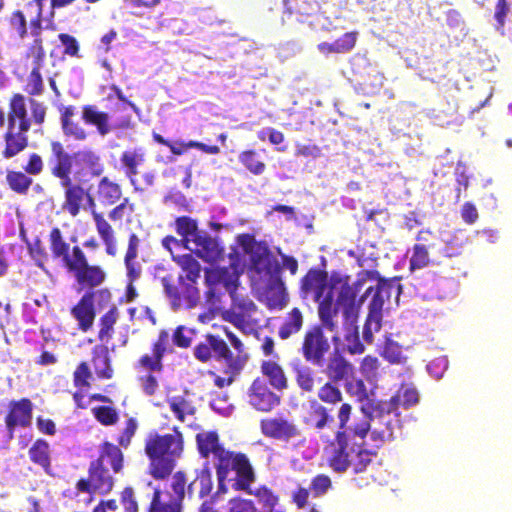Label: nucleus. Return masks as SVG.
Wrapping results in <instances>:
<instances>
[{"mask_svg": "<svg viewBox=\"0 0 512 512\" xmlns=\"http://www.w3.org/2000/svg\"><path fill=\"white\" fill-rule=\"evenodd\" d=\"M50 150L48 167L51 176L59 180L63 189L62 210L71 217H76L82 210L89 208L105 252L115 256V231L104 214L96 211L92 184L86 178L87 175L100 177L103 174L104 165L100 156L92 149H82L70 154L60 141H51Z\"/></svg>", "mask_w": 512, "mask_h": 512, "instance_id": "1", "label": "nucleus"}, {"mask_svg": "<svg viewBox=\"0 0 512 512\" xmlns=\"http://www.w3.org/2000/svg\"><path fill=\"white\" fill-rule=\"evenodd\" d=\"M352 411L350 403L340 405L337 411L338 430L326 448L328 465L336 472H345L352 467L354 473H361L372 461V453L364 447L370 424L364 420L349 427Z\"/></svg>", "mask_w": 512, "mask_h": 512, "instance_id": "2", "label": "nucleus"}, {"mask_svg": "<svg viewBox=\"0 0 512 512\" xmlns=\"http://www.w3.org/2000/svg\"><path fill=\"white\" fill-rule=\"evenodd\" d=\"M31 117H28L26 99L21 93H14L9 99L7 127L3 134L1 156L11 159L29 146L28 132L32 124L42 126L45 123L47 107L43 102L29 98Z\"/></svg>", "mask_w": 512, "mask_h": 512, "instance_id": "3", "label": "nucleus"}, {"mask_svg": "<svg viewBox=\"0 0 512 512\" xmlns=\"http://www.w3.org/2000/svg\"><path fill=\"white\" fill-rule=\"evenodd\" d=\"M48 243L52 258L74 276L81 289L96 291L106 281V271L100 265L90 264L83 249L71 246L59 227L50 230Z\"/></svg>", "mask_w": 512, "mask_h": 512, "instance_id": "4", "label": "nucleus"}, {"mask_svg": "<svg viewBox=\"0 0 512 512\" xmlns=\"http://www.w3.org/2000/svg\"><path fill=\"white\" fill-rule=\"evenodd\" d=\"M184 451V436L178 427L170 433L150 431L144 440V452L149 460L148 472L156 480H164L173 472Z\"/></svg>", "mask_w": 512, "mask_h": 512, "instance_id": "5", "label": "nucleus"}, {"mask_svg": "<svg viewBox=\"0 0 512 512\" xmlns=\"http://www.w3.org/2000/svg\"><path fill=\"white\" fill-rule=\"evenodd\" d=\"M226 337L236 351L234 355L227 342L218 334L206 333L193 347V356L200 363L212 361L225 364L224 373L239 374L247 362L243 342L227 328H224Z\"/></svg>", "mask_w": 512, "mask_h": 512, "instance_id": "6", "label": "nucleus"}, {"mask_svg": "<svg viewBox=\"0 0 512 512\" xmlns=\"http://www.w3.org/2000/svg\"><path fill=\"white\" fill-rule=\"evenodd\" d=\"M219 485H223L231 472L236 475L233 488L248 489L256 480L254 468L246 454L224 449L214 461Z\"/></svg>", "mask_w": 512, "mask_h": 512, "instance_id": "7", "label": "nucleus"}, {"mask_svg": "<svg viewBox=\"0 0 512 512\" xmlns=\"http://www.w3.org/2000/svg\"><path fill=\"white\" fill-rule=\"evenodd\" d=\"M112 301V293L108 288L96 291H85L70 313L77 321V328L82 332L92 329L96 318V309H105Z\"/></svg>", "mask_w": 512, "mask_h": 512, "instance_id": "8", "label": "nucleus"}, {"mask_svg": "<svg viewBox=\"0 0 512 512\" xmlns=\"http://www.w3.org/2000/svg\"><path fill=\"white\" fill-rule=\"evenodd\" d=\"M395 288V282H383L382 285L369 287L361 298L373 294L368 305V315L363 327V339L366 343L371 344L374 340V333L378 332L382 327L383 306L386 300L391 296L392 289Z\"/></svg>", "mask_w": 512, "mask_h": 512, "instance_id": "9", "label": "nucleus"}, {"mask_svg": "<svg viewBox=\"0 0 512 512\" xmlns=\"http://www.w3.org/2000/svg\"><path fill=\"white\" fill-rule=\"evenodd\" d=\"M370 409V436L375 442L376 446L383 444L385 441L395 438L396 430H399L401 425L397 418V412H386L382 409V401L372 400L369 403Z\"/></svg>", "mask_w": 512, "mask_h": 512, "instance_id": "10", "label": "nucleus"}, {"mask_svg": "<svg viewBox=\"0 0 512 512\" xmlns=\"http://www.w3.org/2000/svg\"><path fill=\"white\" fill-rule=\"evenodd\" d=\"M113 474L105 465L96 460L90 461L87 477H82L76 482V495L79 493L88 494L91 501L96 494H109L114 488Z\"/></svg>", "mask_w": 512, "mask_h": 512, "instance_id": "11", "label": "nucleus"}, {"mask_svg": "<svg viewBox=\"0 0 512 512\" xmlns=\"http://www.w3.org/2000/svg\"><path fill=\"white\" fill-rule=\"evenodd\" d=\"M259 428L264 437L283 443H290L303 438V430L299 424L282 413L262 418L259 422Z\"/></svg>", "mask_w": 512, "mask_h": 512, "instance_id": "12", "label": "nucleus"}, {"mask_svg": "<svg viewBox=\"0 0 512 512\" xmlns=\"http://www.w3.org/2000/svg\"><path fill=\"white\" fill-rule=\"evenodd\" d=\"M325 329L319 324L309 326L303 333L300 353L307 363L322 366L331 349Z\"/></svg>", "mask_w": 512, "mask_h": 512, "instance_id": "13", "label": "nucleus"}, {"mask_svg": "<svg viewBox=\"0 0 512 512\" xmlns=\"http://www.w3.org/2000/svg\"><path fill=\"white\" fill-rule=\"evenodd\" d=\"M161 284L174 311L192 309L199 303V289L195 284L185 281L184 276L178 277V285L173 284L171 276L162 277Z\"/></svg>", "mask_w": 512, "mask_h": 512, "instance_id": "14", "label": "nucleus"}, {"mask_svg": "<svg viewBox=\"0 0 512 512\" xmlns=\"http://www.w3.org/2000/svg\"><path fill=\"white\" fill-rule=\"evenodd\" d=\"M146 161V153L142 148L125 150L120 156V163L124 175L129 180L136 192H143L155 183V172L146 171L141 176V181L137 179L139 167Z\"/></svg>", "mask_w": 512, "mask_h": 512, "instance_id": "15", "label": "nucleus"}, {"mask_svg": "<svg viewBox=\"0 0 512 512\" xmlns=\"http://www.w3.org/2000/svg\"><path fill=\"white\" fill-rule=\"evenodd\" d=\"M249 256L251 268L260 277L269 279L281 275V265L265 242L254 243Z\"/></svg>", "mask_w": 512, "mask_h": 512, "instance_id": "16", "label": "nucleus"}, {"mask_svg": "<svg viewBox=\"0 0 512 512\" xmlns=\"http://www.w3.org/2000/svg\"><path fill=\"white\" fill-rule=\"evenodd\" d=\"M248 403L257 411L269 413L281 403V397L273 392L262 378H255L247 391Z\"/></svg>", "mask_w": 512, "mask_h": 512, "instance_id": "17", "label": "nucleus"}, {"mask_svg": "<svg viewBox=\"0 0 512 512\" xmlns=\"http://www.w3.org/2000/svg\"><path fill=\"white\" fill-rule=\"evenodd\" d=\"M34 405L29 398L11 400L5 416V426L10 437L14 435L16 428H27L32 423Z\"/></svg>", "mask_w": 512, "mask_h": 512, "instance_id": "18", "label": "nucleus"}, {"mask_svg": "<svg viewBox=\"0 0 512 512\" xmlns=\"http://www.w3.org/2000/svg\"><path fill=\"white\" fill-rule=\"evenodd\" d=\"M169 333L161 330L157 339L152 343V353L142 355L135 364V368L142 372L161 373L164 369L163 358L168 352Z\"/></svg>", "mask_w": 512, "mask_h": 512, "instance_id": "19", "label": "nucleus"}, {"mask_svg": "<svg viewBox=\"0 0 512 512\" xmlns=\"http://www.w3.org/2000/svg\"><path fill=\"white\" fill-rule=\"evenodd\" d=\"M362 286L363 280H356L353 284L345 282L340 287L336 303L342 309L345 323H357L360 304L356 299Z\"/></svg>", "mask_w": 512, "mask_h": 512, "instance_id": "20", "label": "nucleus"}, {"mask_svg": "<svg viewBox=\"0 0 512 512\" xmlns=\"http://www.w3.org/2000/svg\"><path fill=\"white\" fill-rule=\"evenodd\" d=\"M257 312L256 304L249 298H232V305L228 312V321L241 330L252 328L257 325V320L253 315Z\"/></svg>", "mask_w": 512, "mask_h": 512, "instance_id": "21", "label": "nucleus"}, {"mask_svg": "<svg viewBox=\"0 0 512 512\" xmlns=\"http://www.w3.org/2000/svg\"><path fill=\"white\" fill-rule=\"evenodd\" d=\"M140 239L135 233H131L128 238V246L124 257V264L127 270V300L133 301L137 296V291L133 283L141 276V266L136 262Z\"/></svg>", "mask_w": 512, "mask_h": 512, "instance_id": "22", "label": "nucleus"}, {"mask_svg": "<svg viewBox=\"0 0 512 512\" xmlns=\"http://www.w3.org/2000/svg\"><path fill=\"white\" fill-rule=\"evenodd\" d=\"M354 366L340 352H333L328 358L323 373L328 381L340 383L347 382L354 377Z\"/></svg>", "mask_w": 512, "mask_h": 512, "instance_id": "23", "label": "nucleus"}, {"mask_svg": "<svg viewBox=\"0 0 512 512\" xmlns=\"http://www.w3.org/2000/svg\"><path fill=\"white\" fill-rule=\"evenodd\" d=\"M382 401V409L386 412H397L402 407L409 409L419 403V392L412 383H402L395 394Z\"/></svg>", "mask_w": 512, "mask_h": 512, "instance_id": "24", "label": "nucleus"}, {"mask_svg": "<svg viewBox=\"0 0 512 512\" xmlns=\"http://www.w3.org/2000/svg\"><path fill=\"white\" fill-rule=\"evenodd\" d=\"M194 245V253L205 262H215L223 255V248L208 233L200 231L194 239H191Z\"/></svg>", "mask_w": 512, "mask_h": 512, "instance_id": "25", "label": "nucleus"}, {"mask_svg": "<svg viewBox=\"0 0 512 512\" xmlns=\"http://www.w3.org/2000/svg\"><path fill=\"white\" fill-rule=\"evenodd\" d=\"M328 276L325 271L312 268L302 277L300 291L303 298L313 294L314 300L319 301L327 288Z\"/></svg>", "mask_w": 512, "mask_h": 512, "instance_id": "26", "label": "nucleus"}, {"mask_svg": "<svg viewBox=\"0 0 512 512\" xmlns=\"http://www.w3.org/2000/svg\"><path fill=\"white\" fill-rule=\"evenodd\" d=\"M58 109L63 134L75 141L86 140L88 136L87 131L78 121L74 120V117L77 115L76 107L73 105H61Z\"/></svg>", "mask_w": 512, "mask_h": 512, "instance_id": "27", "label": "nucleus"}, {"mask_svg": "<svg viewBox=\"0 0 512 512\" xmlns=\"http://www.w3.org/2000/svg\"><path fill=\"white\" fill-rule=\"evenodd\" d=\"M316 302L318 303L317 313L320 321L318 324L330 332L336 331L338 328L337 315L340 307L337 303H334L332 292H327Z\"/></svg>", "mask_w": 512, "mask_h": 512, "instance_id": "28", "label": "nucleus"}, {"mask_svg": "<svg viewBox=\"0 0 512 512\" xmlns=\"http://www.w3.org/2000/svg\"><path fill=\"white\" fill-rule=\"evenodd\" d=\"M263 296L270 309H282L288 301V294L281 275L266 279Z\"/></svg>", "mask_w": 512, "mask_h": 512, "instance_id": "29", "label": "nucleus"}, {"mask_svg": "<svg viewBox=\"0 0 512 512\" xmlns=\"http://www.w3.org/2000/svg\"><path fill=\"white\" fill-rule=\"evenodd\" d=\"M122 187L108 176H103L97 183L95 201L98 200L104 206H113L122 198Z\"/></svg>", "mask_w": 512, "mask_h": 512, "instance_id": "30", "label": "nucleus"}, {"mask_svg": "<svg viewBox=\"0 0 512 512\" xmlns=\"http://www.w3.org/2000/svg\"><path fill=\"white\" fill-rule=\"evenodd\" d=\"M95 460L102 465L109 464L114 474L120 473L124 467V454L121 447L109 441L101 443Z\"/></svg>", "mask_w": 512, "mask_h": 512, "instance_id": "31", "label": "nucleus"}, {"mask_svg": "<svg viewBox=\"0 0 512 512\" xmlns=\"http://www.w3.org/2000/svg\"><path fill=\"white\" fill-rule=\"evenodd\" d=\"M260 372L274 389L284 391L289 387L285 370L277 361L263 360L260 364Z\"/></svg>", "mask_w": 512, "mask_h": 512, "instance_id": "32", "label": "nucleus"}, {"mask_svg": "<svg viewBox=\"0 0 512 512\" xmlns=\"http://www.w3.org/2000/svg\"><path fill=\"white\" fill-rule=\"evenodd\" d=\"M91 363L94 372L99 379H111L114 375V369L111 364V357L108 347L105 345H96L91 351Z\"/></svg>", "mask_w": 512, "mask_h": 512, "instance_id": "33", "label": "nucleus"}, {"mask_svg": "<svg viewBox=\"0 0 512 512\" xmlns=\"http://www.w3.org/2000/svg\"><path fill=\"white\" fill-rule=\"evenodd\" d=\"M196 445L202 458L213 456L214 461L225 447L220 443L219 435L216 431H202L196 434Z\"/></svg>", "mask_w": 512, "mask_h": 512, "instance_id": "34", "label": "nucleus"}, {"mask_svg": "<svg viewBox=\"0 0 512 512\" xmlns=\"http://www.w3.org/2000/svg\"><path fill=\"white\" fill-rule=\"evenodd\" d=\"M334 418L328 408L317 400L309 402V409L304 418V423L316 430H323L333 422Z\"/></svg>", "mask_w": 512, "mask_h": 512, "instance_id": "35", "label": "nucleus"}, {"mask_svg": "<svg viewBox=\"0 0 512 512\" xmlns=\"http://www.w3.org/2000/svg\"><path fill=\"white\" fill-rule=\"evenodd\" d=\"M206 282L212 288L222 284L231 298L237 296L238 278L230 273L228 268H215L206 271Z\"/></svg>", "mask_w": 512, "mask_h": 512, "instance_id": "36", "label": "nucleus"}, {"mask_svg": "<svg viewBox=\"0 0 512 512\" xmlns=\"http://www.w3.org/2000/svg\"><path fill=\"white\" fill-rule=\"evenodd\" d=\"M304 315L298 307L292 308L286 313L283 322L278 328V337L281 340H288L297 335L303 328Z\"/></svg>", "mask_w": 512, "mask_h": 512, "instance_id": "37", "label": "nucleus"}, {"mask_svg": "<svg viewBox=\"0 0 512 512\" xmlns=\"http://www.w3.org/2000/svg\"><path fill=\"white\" fill-rule=\"evenodd\" d=\"M82 119L86 124L95 126L101 136H105L111 131L108 113L98 110L95 105L82 107Z\"/></svg>", "mask_w": 512, "mask_h": 512, "instance_id": "38", "label": "nucleus"}, {"mask_svg": "<svg viewBox=\"0 0 512 512\" xmlns=\"http://www.w3.org/2000/svg\"><path fill=\"white\" fill-rule=\"evenodd\" d=\"M173 227L175 232L181 237L180 242L187 249H190L189 244L192 241L191 239H194L201 231L198 228L197 220L190 216L177 217L173 223Z\"/></svg>", "mask_w": 512, "mask_h": 512, "instance_id": "39", "label": "nucleus"}, {"mask_svg": "<svg viewBox=\"0 0 512 512\" xmlns=\"http://www.w3.org/2000/svg\"><path fill=\"white\" fill-rule=\"evenodd\" d=\"M239 163L252 175L260 176L266 171L267 165L260 152L256 149H246L238 155Z\"/></svg>", "mask_w": 512, "mask_h": 512, "instance_id": "40", "label": "nucleus"}, {"mask_svg": "<svg viewBox=\"0 0 512 512\" xmlns=\"http://www.w3.org/2000/svg\"><path fill=\"white\" fill-rule=\"evenodd\" d=\"M109 309L99 318V331L98 340L101 342H108L112 339L114 334V326L119 319V310L112 302L109 304Z\"/></svg>", "mask_w": 512, "mask_h": 512, "instance_id": "41", "label": "nucleus"}, {"mask_svg": "<svg viewBox=\"0 0 512 512\" xmlns=\"http://www.w3.org/2000/svg\"><path fill=\"white\" fill-rule=\"evenodd\" d=\"M172 260L185 273L184 280L196 285L200 278L201 265L191 253L172 256Z\"/></svg>", "mask_w": 512, "mask_h": 512, "instance_id": "42", "label": "nucleus"}, {"mask_svg": "<svg viewBox=\"0 0 512 512\" xmlns=\"http://www.w3.org/2000/svg\"><path fill=\"white\" fill-rule=\"evenodd\" d=\"M6 183L9 189L18 195H27L33 178L23 170H7Z\"/></svg>", "mask_w": 512, "mask_h": 512, "instance_id": "43", "label": "nucleus"}, {"mask_svg": "<svg viewBox=\"0 0 512 512\" xmlns=\"http://www.w3.org/2000/svg\"><path fill=\"white\" fill-rule=\"evenodd\" d=\"M30 461L42 467L46 472L51 468L50 445L44 439H37L28 451Z\"/></svg>", "mask_w": 512, "mask_h": 512, "instance_id": "44", "label": "nucleus"}, {"mask_svg": "<svg viewBox=\"0 0 512 512\" xmlns=\"http://www.w3.org/2000/svg\"><path fill=\"white\" fill-rule=\"evenodd\" d=\"M379 354L390 364H404L407 361L402 346L390 336L385 337L383 345L379 349Z\"/></svg>", "mask_w": 512, "mask_h": 512, "instance_id": "45", "label": "nucleus"}, {"mask_svg": "<svg viewBox=\"0 0 512 512\" xmlns=\"http://www.w3.org/2000/svg\"><path fill=\"white\" fill-rule=\"evenodd\" d=\"M318 402L330 406L343 404V393L338 386V383L326 381L317 390Z\"/></svg>", "mask_w": 512, "mask_h": 512, "instance_id": "46", "label": "nucleus"}, {"mask_svg": "<svg viewBox=\"0 0 512 512\" xmlns=\"http://www.w3.org/2000/svg\"><path fill=\"white\" fill-rule=\"evenodd\" d=\"M238 491H244L249 495L255 496L259 503L262 504L263 508L270 512L279 501V497L273 492V490L265 485H261L256 489H251V485H249L248 489H239Z\"/></svg>", "mask_w": 512, "mask_h": 512, "instance_id": "47", "label": "nucleus"}, {"mask_svg": "<svg viewBox=\"0 0 512 512\" xmlns=\"http://www.w3.org/2000/svg\"><path fill=\"white\" fill-rule=\"evenodd\" d=\"M348 332L344 336V351L349 355H360L365 351V345L359 337L358 326L356 323H346Z\"/></svg>", "mask_w": 512, "mask_h": 512, "instance_id": "48", "label": "nucleus"}, {"mask_svg": "<svg viewBox=\"0 0 512 512\" xmlns=\"http://www.w3.org/2000/svg\"><path fill=\"white\" fill-rule=\"evenodd\" d=\"M171 412L180 422H185L187 415L195 414V407L184 396H173L167 400Z\"/></svg>", "mask_w": 512, "mask_h": 512, "instance_id": "49", "label": "nucleus"}, {"mask_svg": "<svg viewBox=\"0 0 512 512\" xmlns=\"http://www.w3.org/2000/svg\"><path fill=\"white\" fill-rule=\"evenodd\" d=\"M182 509V505L168 501L160 489H155L147 512H182Z\"/></svg>", "mask_w": 512, "mask_h": 512, "instance_id": "50", "label": "nucleus"}, {"mask_svg": "<svg viewBox=\"0 0 512 512\" xmlns=\"http://www.w3.org/2000/svg\"><path fill=\"white\" fill-rule=\"evenodd\" d=\"M293 371L298 388L305 393H312L316 385L314 371L308 366H297Z\"/></svg>", "mask_w": 512, "mask_h": 512, "instance_id": "51", "label": "nucleus"}, {"mask_svg": "<svg viewBox=\"0 0 512 512\" xmlns=\"http://www.w3.org/2000/svg\"><path fill=\"white\" fill-rule=\"evenodd\" d=\"M93 417L103 426H113L119 421L117 409L111 405L95 406L91 409Z\"/></svg>", "mask_w": 512, "mask_h": 512, "instance_id": "52", "label": "nucleus"}, {"mask_svg": "<svg viewBox=\"0 0 512 512\" xmlns=\"http://www.w3.org/2000/svg\"><path fill=\"white\" fill-rule=\"evenodd\" d=\"M24 58L31 62L32 68L42 69L46 58L43 40L32 41L25 51Z\"/></svg>", "mask_w": 512, "mask_h": 512, "instance_id": "53", "label": "nucleus"}, {"mask_svg": "<svg viewBox=\"0 0 512 512\" xmlns=\"http://www.w3.org/2000/svg\"><path fill=\"white\" fill-rule=\"evenodd\" d=\"M44 1L45 0H30L29 2L26 3L27 8L35 9V15L30 20V23H29L33 41H36V39L43 40L42 36H41V32H42V18H43Z\"/></svg>", "mask_w": 512, "mask_h": 512, "instance_id": "54", "label": "nucleus"}, {"mask_svg": "<svg viewBox=\"0 0 512 512\" xmlns=\"http://www.w3.org/2000/svg\"><path fill=\"white\" fill-rule=\"evenodd\" d=\"M381 362L376 356L366 355L360 362L359 370L369 382L376 381L380 376Z\"/></svg>", "mask_w": 512, "mask_h": 512, "instance_id": "55", "label": "nucleus"}, {"mask_svg": "<svg viewBox=\"0 0 512 512\" xmlns=\"http://www.w3.org/2000/svg\"><path fill=\"white\" fill-rule=\"evenodd\" d=\"M30 257L34 260L35 265L41 270H45V262L48 260V253L39 237L27 243Z\"/></svg>", "mask_w": 512, "mask_h": 512, "instance_id": "56", "label": "nucleus"}, {"mask_svg": "<svg viewBox=\"0 0 512 512\" xmlns=\"http://www.w3.org/2000/svg\"><path fill=\"white\" fill-rule=\"evenodd\" d=\"M430 263L429 252L424 244H415L412 248V256L409 260L411 271L427 267Z\"/></svg>", "mask_w": 512, "mask_h": 512, "instance_id": "57", "label": "nucleus"}, {"mask_svg": "<svg viewBox=\"0 0 512 512\" xmlns=\"http://www.w3.org/2000/svg\"><path fill=\"white\" fill-rule=\"evenodd\" d=\"M24 91L29 96H39L44 92V81L41 75V69L33 67L27 76Z\"/></svg>", "mask_w": 512, "mask_h": 512, "instance_id": "58", "label": "nucleus"}, {"mask_svg": "<svg viewBox=\"0 0 512 512\" xmlns=\"http://www.w3.org/2000/svg\"><path fill=\"white\" fill-rule=\"evenodd\" d=\"M196 333V330L193 328H187L183 325H179L175 328L172 334L173 344L178 348L187 349L191 347Z\"/></svg>", "mask_w": 512, "mask_h": 512, "instance_id": "59", "label": "nucleus"}, {"mask_svg": "<svg viewBox=\"0 0 512 512\" xmlns=\"http://www.w3.org/2000/svg\"><path fill=\"white\" fill-rule=\"evenodd\" d=\"M139 428V422L135 417H129L125 421L124 428L117 437V444L119 447L127 449L131 443L133 437Z\"/></svg>", "mask_w": 512, "mask_h": 512, "instance_id": "60", "label": "nucleus"}, {"mask_svg": "<svg viewBox=\"0 0 512 512\" xmlns=\"http://www.w3.org/2000/svg\"><path fill=\"white\" fill-rule=\"evenodd\" d=\"M134 211L135 204L128 197H125L108 212V218L113 222L122 221L125 216H130Z\"/></svg>", "mask_w": 512, "mask_h": 512, "instance_id": "61", "label": "nucleus"}, {"mask_svg": "<svg viewBox=\"0 0 512 512\" xmlns=\"http://www.w3.org/2000/svg\"><path fill=\"white\" fill-rule=\"evenodd\" d=\"M344 383L347 393L354 397L358 402L368 400V389L362 379H350Z\"/></svg>", "mask_w": 512, "mask_h": 512, "instance_id": "62", "label": "nucleus"}, {"mask_svg": "<svg viewBox=\"0 0 512 512\" xmlns=\"http://www.w3.org/2000/svg\"><path fill=\"white\" fill-rule=\"evenodd\" d=\"M10 27L17 33L20 39L28 35L27 20L22 10H14L9 17Z\"/></svg>", "mask_w": 512, "mask_h": 512, "instance_id": "63", "label": "nucleus"}, {"mask_svg": "<svg viewBox=\"0 0 512 512\" xmlns=\"http://www.w3.org/2000/svg\"><path fill=\"white\" fill-rule=\"evenodd\" d=\"M90 378H92V373L90 371L88 363L85 361L80 362L76 367L75 371L73 372L74 386L80 389L89 388Z\"/></svg>", "mask_w": 512, "mask_h": 512, "instance_id": "64", "label": "nucleus"}]
</instances>
